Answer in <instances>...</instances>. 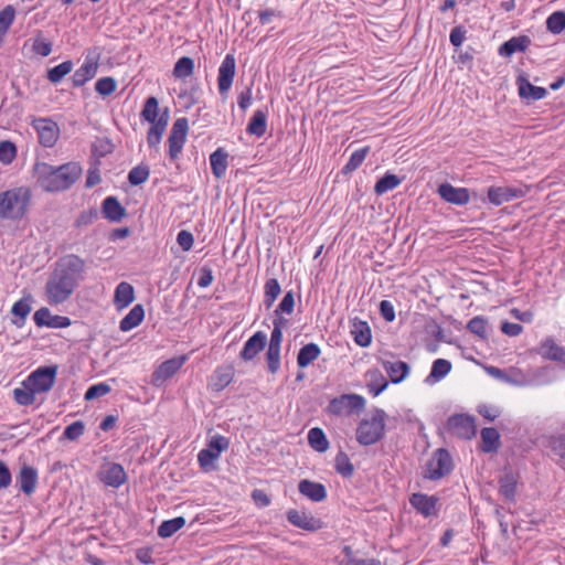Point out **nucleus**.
Masks as SVG:
<instances>
[{
	"instance_id": "c85d7f7f",
	"label": "nucleus",
	"mask_w": 565,
	"mask_h": 565,
	"mask_svg": "<svg viewBox=\"0 0 565 565\" xmlns=\"http://www.w3.org/2000/svg\"><path fill=\"white\" fill-rule=\"evenodd\" d=\"M383 369L393 384L403 382L411 372V366L404 361H382Z\"/></svg>"
},
{
	"instance_id": "6ab92c4d",
	"label": "nucleus",
	"mask_w": 565,
	"mask_h": 565,
	"mask_svg": "<svg viewBox=\"0 0 565 565\" xmlns=\"http://www.w3.org/2000/svg\"><path fill=\"white\" fill-rule=\"evenodd\" d=\"M437 193L447 203L455 205H466L470 201V191L467 188H456L449 182L438 185Z\"/></svg>"
},
{
	"instance_id": "a878e982",
	"label": "nucleus",
	"mask_w": 565,
	"mask_h": 565,
	"mask_svg": "<svg viewBox=\"0 0 565 565\" xmlns=\"http://www.w3.org/2000/svg\"><path fill=\"white\" fill-rule=\"evenodd\" d=\"M36 483L38 471L29 465H23L17 476V486L19 487V490L24 494L30 495L34 492Z\"/></svg>"
},
{
	"instance_id": "49530a36",
	"label": "nucleus",
	"mask_w": 565,
	"mask_h": 565,
	"mask_svg": "<svg viewBox=\"0 0 565 565\" xmlns=\"http://www.w3.org/2000/svg\"><path fill=\"white\" fill-rule=\"evenodd\" d=\"M264 305L269 309L281 292V287L276 278H269L264 286Z\"/></svg>"
},
{
	"instance_id": "423d86ee",
	"label": "nucleus",
	"mask_w": 565,
	"mask_h": 565,
	"mask_svg": "<svg viewBox=\"0 0 565 565\" xmlns=\"http://www.w3.org/2000/svg\"><path fill=\"white\" fill-rule=\"evenodd\" d=\"M230 447V439L223 435L216 434L212 436L206 447L201 449L198 454V461L200 468L204 472L215 471L217 467V460L221 454L227 450Z\"/></svg>"
},
{
	"instance_id": "412c9836",
	"label": "nucleus",
	"mask_w": 565,
	"mask_h": 565,
	"mask_svg": "<svg viewBox=\"0 0 565 565\" xmlns=\"http://www.w3.org/2000/svg\"><path fill=\"white\" fill-rule=\"evenodd\" d=\"M267 335L264 331H257L247 339L239 352V359L244 362L253 361L266 347Z\"/></svg>"
},
{
	"instance_id": "c9c22d12",
	"label": "nucleus",
	"mask_w": 565,
	"mask_h": 565,
	"mask_svg": "<svg viewBox=\"0 0 565 565\" xmlns=\"http://www.w3.org/2000/svg\"><path fill=\"white\" fill-rule=\"evenodd\" d=\"M32 300H33L32 295L29 294L28 296L21 298L20 300H18L17 302L13 303V306L11 308V313L17 318L15 320L12 321L13 324H15L19 328L24 324V321L32 309L31 308Z\"/></svg>"
},
{
	"instance_id": "c03bdc74",
	"label": "nucleus",
	"mask_w": 565,
	"mask_h": 565,
	"mask_svg": "<svg viewBox=\"0 0 565 565\" xmlns=\"http://www.w3.org/2000/svg\"><path fill=\"white\" fill-rule=\"evenodd\" d=\"M234 379V370L231 366L218 367L214 372L213 388L217 392L224 390Z\"/></svg>"
},
{
	"instance_id": "4c0bfd02",
	"label": "nucleus",
	"mask_w": 565,
	"mask_h": 565,
	"mask_svg": "<svg viewBox=\"0 0 565 565\" xmlns=\"http://www.w3.org/2000/svg\"><path fill=\"white\" fill-rule=\"evenodd\" d=\"M145 318L143 306L138 303L120 320L119 328L121 331L127 332L138 327Z\"/></svg>"
},
{
	"instance_id": "aec40b11",
	"label": "nucleus",
	"mask_w": 565,
	"mask_h": 565,
	"mask_svg": "<svg viewBox=\"0 0 565 565\" xmlns=\"http://www.w3.org/2000/svg\"><path fill=\"white\" fill-rule=\"evenodd\" d=\"M236 63L233 54H226L218 67L217 87L221 95L232 87L235 76Z\"/></svg>"
},
{
	"instance_id": "052dcab7",
	"label": "nucleus",
	"mask_w": 565,
	"mask_h": 565,
	"mask_svg": "<svg viewBox=\"0 0 565 565\" xmlns=\"http://www.w3.org/2000/svg\"><path fill=\"white\" fill-rule=\"evenodd\" d=\"M111 391V387L106 383H98L90 385L85 392V401H93L98 397L107 395Z\"/></svg>"
},
{
	"instance_id": "4468645a",
	"label": "nucleus",
	"mask_w": 565,
	"mask_h": 565,
	"mask_svg": "<svg viewBox=\"0 0 565 565\" xmlns=\"http://www.w3.org/2000/svg\"><path fill=\"white\" fill-rule=\"evenodd\" d=\"M526 190L520 186L491 185L487 189L488 202L494 206H499L503 203L511 202L516 199L525 196Z\"/></svg>"
},
{
	"instance_id": "774afa93",
	"label": "nucleus",
	"mask_w": 565,
	"mask_h": 565,
	"mask_svg": "<svg viewBox=\"0 0 565 565\" xmlns=\"http://www.w3.org/2000/svg\"><path fill=\"white\" fill-rule=\"evenodd\" d=\"M52 315L49 308L42 307L39 310H36L33 315L34 323L39 327H47L50 319H52Z\"/></svg>"
},
{
	"instance_id": "1a4fd4ad",
	"label": "nucleus",
	"mask_w": 565,
	"mask_h": 565,
	"mask_svg": "<svg viewBox=\"0 0 565 565\" xmlns=\"http://www.w3.org/2000/svg\"><path fill=\"white\" fill-rule=\"evenodd\" d=\"M57 371L56 364L39 366L29 374L25 382L36 393H47L55 384Z\"/></svg>"
},
{
	"instance_id": "6e6d98bb",
	"label": "nucleus",
	"mask_w": 565,
	"mask_h": 565,
	"mask_svg": "<svg viewBox=\"0 0 565 565\" xmlns=\"http://www.w3.org/2000/svg\"><path fill=\"white\" fill-rule=\"evenodd\" d=\"M117 87L116 81L110 77H102L95 83V90L103 97L111 95Z\"/></svg>"
},
{
	"instance_id": "37998d69",
	"label": "nucleus",
	"mask_w": 565,
	"mask_h": 565,
	"mask_svg": "<svg viewBox=\"0 0 565 565\" xmlns=\"http://www.w3.org/2000/svg\"><path fill=\"white\" fill-rule=\"evenodd\" d=\"M23 387H18L13 390V398L17 404L21 406H30L35 403V395L38 394L30 385L25 382H22Z\"/></svg>"
},
{
	"instance_id": "79ce46f5",
	"label": "nucleus",
	"mask_w": 565,
	"mask_h": 565,
	"mask_svg": "<svg viewBox=\"0 0 565 565\" xmlns=\"http://www.w3.org/2000/svg\"><path fill=\"white\" fill-rule=\"evenodd\" d=\"M402 183V179L394 173L386 172L382 178H380L374 186V192L377 195H383L384 193L394 190Z\"/></svg>"
},
{
	"instance_id": "3c124183",
	"label": "nucleus",
	"mask_w": 565,
	"mask_h": 565,
	"mask_svg": "<svg viewBox=\"0 0 565 565\" xmlns=\"http://www.w3.org/2000/svg\"><path fill=\"white\" fill-rule=\"evenodd\" d=\"M546 29L553 34L565 30V11H555L546 19Z\"/></svg>"
},
{
	"instance_id": "bb28decb",
	"label": "nucleus",
	"mask_w": 565,
	"mask_h": 565,
	"mask_svg": "<svg viewBox=\"0 0 565 565\" xmlns=\"http://www.w3.org/2000/svg\"><path fill=\"white\" fill-rule=\"evenodd\" d=\"M351 334L354 342L361 348H367L372 343V331L366 321L359 318L351 319Z\"/></svg>"
},
{
	"instance_id": "58836bf2",
	"label": "nucleus",
	"mask_w": 565,
	"mask_h": 565,
	"mask_svg": "<svg viewBox=\"0 0 565 565\" xmlns=\"http://www.w3.org/2000/svg\"><path fill=\"white\" fill-rule=\"evenodd\" d=\"M308 444L318 452H326L330 446L326 433L320 427H312L308 431Z\"/></svg>"
},
{
	"instance_id": "13d9d810",
	"label": "nucleus",
	"mask_w": 565,
	"mask_h": 565,
	"mask_svg": "<svg viewBox=\"0 0 565 565\" xmlns=\"http://www.w3.org/2000/svg\"><path fill=\"white\" fill-rule=\"evenodd\" d=\"M15 17V9L8 4L0 11V35H4Z\"/></svg>"
},
{
	"instance_id": "f8f14e48",
	"label": "nucleus",
	"mask_w": 565,
	"mask_h": 565,
	"mask_svg": "<svg viewBox=\"0 0 565 565\" xmlns=\"http://www.w3.org/2000/svg\"><path fill=\"white\" fill-rule=\"evenodd\" d=\"M98 61L99 52L97 49L89 50L85 56L83 65L77 68L72 76V83L74 87H81L96 76L98 70Z\"/></svg>"
},
{
	"instance_id": "7c9ffc66",
	"label": "nucleus",
	"mask_w": 565,
	"mask_h": 565,
	"mask_svg": "<svg viewBox=\"0 0 565 565\" xmlns=\"http://www.w3.org/2000/svg\"><path fill=\"white\" fill-rule=\"evenodd\" d=\"M228 153L224 148H217L210 154V166L213 175L221 179L225 175L228 164Z\"/></svg>"
},
{
	"instance_id": "603ef678",
	"label": "nucleus",
	"mask_w": 565,
	"mask_h": 565,
	"mask_svg": "<svg viewBox=\"0 0 565 565\" xmlns=\"http://www.w3.org/2000/svg\"><path fill=\"white\" fill-rule=\"evenodd\" d=\"M469 332L476 334L481 340L487 339L488 320L482 316H476L467 323Z\"/></svg>"
},
{
	"instance_id": "bf43d9fd",
	"label": "nucleus",
	"mask_w": 565,
	"mask_h": 565,
	"mask_svg": "<svg viewBox=\"0 0 565 565\" xmlns=\"http://www.w3.org/2000/svg\"><path fill=\"white\" fill-rule=\"evenodd\" d=\"M84 431H85L84 422L76 420L65 427L62 438L71 440V441H75L84 434Z\"/></svg>"
},
{
	"instance_id": "dca6fc26",
	"label": "nucleus",
	"mask_w": 565,
	"mask_h": 565,
	"mask_svg": "<svg viewBox=\"0 0 565 565\" xmlns=\"http://www.w3.org/2000/svg\"><path fill=\"white\" fill-rule=\"evenodd\" d=\"M39 137V142L46 148L53 147L60 135V128L55 121L50 118H38L33 120Z\"/></svg>"
},
{
	"instance_id": "69168bd1",
	"label": "nucleus",
	"mask_w": 565,
	"mask_h": 565,
	"mask_svg": "<svg viewBox=\"0 0 565 565\" xmlns=\"http://www.w3.org/2000/svg\"><path fill=\"white\" fill-rule=\"evenodd\" d=\"M379 310H380L381 317L385 321L392 322L395 320V318H396L395 309H394L393 303L390 300H385V299L381 300L380 305H379Z\"/></svg>"
},
{
	"instance_id": "5fc2aeb1",
	"label": "nucleus",
	"mask_w": 565,
	"mask_h": 565,
	"mask_svg": "<svg viewBox=\"0 0 565 565\" xmlns=\"http://www.w3.org/2000/svg\"><path fill=\"white\" fill-rule=\"evenodd\" d=\"M17 157V147L10 140L0 141V162L11 163Z\"/></svg>"
},
{
	"instance_id": "c756f323",
	"label": "nucleus",
	"mask_w": 565,
	"mask_h": 565,
	"mask_svg": "<svg viewBox=\"0 0 565 565\" xmlns=\"http://www.w3.org/2000/svg\"><path fill=\"white\" fill-rule=\"evenodd\" d=\"M267 109H257L250 117L246 132L256 137H263L267 130Z\"/></svg>"
},
{
	"instance_id": "72a5a7b5",
	"label": "nucleus",
	"mask_w": 565,
	"mask_h": 565,
	"mask_svg": "<svg viewBox=\"0 0 565 565\" xmlns=\"http://www.w3.org/2000/svg\"><path fill=\"white\" fill-rule=\"evenodd\" d=\"M481 435V450L490 454L495 452L501 446L500 434L494 427H484L480 431Z\"/></svg>"
},
{
	"instance_id": "6e6552de",
	"label": "nucleus",
	"mask_w": 565,
	"mask_h": 565,
	"mask_svg": "<svg viewBox=\"0 0 565 565\" xmlns=\"http://www.w3.org/2000/svg\"><path fill=\"white\" fill-rule=\"evenodd\" d=\"M364 407L365 398L362 395L351 393L332 398L327 406V412L334 416H342L360 413Z\"/></svg>"
},
{
	"instance_id": "864d4df0",
	"label": "nucleus",
	"mask_w": 565,
	"mask_h": 565,
	"mask_svg": "<svg viewBox=\"0 0 565 565\" xmlns=\"http://www.w3.org/2000/svg\"><path fill=\"white\" fill-rule=\"evenodd\" d=\"M265 358L268 372L276 374L280 369V348L268 345Z\"/></svg>"
},
{
	"instance_id": "de8ad7c7",
	"label": "nucleus",
	"mask_w": 565,
	"mask_h": 565,
	"mask_svg": "<svg viewBox=\"0 0 565 565\" xmlns=\"http://www.w3.org/2000/svg\"><path fill=\"white\" fill-rule=\"evenodd\" d=\"M150 175V168L148 164L140 163L137 167H134L129 173H128V182L134 185L138 186L145 183Z\"/></svg>"
},
{
	"instance_id": "2eb2a0df",
	"label": "nucleus",
	"mask_w": 565,
	"mask_h": 565,
	"mask_svg": "<svg viewBox=\"0 0 565 565\" xmlns=\"http://www.w3.org/2000/svg\"><path fill=\"white\" fill-rule=\"evenodd\" d=\"M412 508L424 518H433L438 515L440 502L436 495H428L422 492H415L409 497Z\"/></svg>"
},
{
	"instance_id": "2f4dec72",
	"label": "nucleus",
	"mask_w": 565,
	"mask_h": 565,
	"mask_svg": "<svg viewBox=\"0 0 565 565\" xmlns=\"http://www.w3.org/2000/svg\"><path fill=\"white\" fill-rule=\"evenodd\" d=\"M321 354V349L317 343L310 342L303 344L297 354V365L300 369L308 367Z\"/></svg>"
},
{
	"instance_id": "9d476101",
	"label": "nucleus",
	"mask_w": 565,
	"mask_h": 565,
	"mask_svg": "<svg viewBox=\"0 0 565 565\" xmlns=\"http://www.w3.org/2000/svg\"><path fill=\"white\" fill-rule=\"evenodd\" d=\"M455 49L452 58L461 68L471 70L476 55L481 53L482 46L479 43H467L469 38H449Z\"/></svg>"
},
{
	"instance_id": "f704fd0d",
	"label": "nucleus",
	"mask_w": 565,
	"mask_h": 565,
	"mask_svg": "<svg viewBox=\"0 0 565 565\" xmlns=\"http://www.w3.org/2000/svg\"><path fill=\"white\" fill-rule=\"evenodd\" d=\"M135 300L134 287L126 281L118 284L115 290L114 303L118 310L128 307Z\"/></svg>"
},
{
	"instance_id": "5701e85b",
	"label": "nucleus",
	"mask_w": 565,
	"mask_h": 565,
	"mask_svg": "<svg viewBox=\"0 0 565 565\" xmlns=\"http://www.w3.org/2000/svg\"><path fill=\"white\" fill-rule=\"evenodd\" d=\"M177 374V356H173L156 367L151 374L150 383L156 387H162L166 382Z\"/></svg>"
},
{
	"instance_id": "0eeeda50",
	"label": "nucleus",
	"mask_w": 565,
	"mask_h": 565,
	"mask_svg": "<svg viewBox=\"0 0 565 565\" xmlns=\"http://www.w3.org/2000/svg\"><path fill=\"white\" fill-rule=\"evenodd\" d=\"M454 470V460L446 448H438L426 462L423 477L430 481H437L448 476Z\"/></svg>"
},
{
	"instance_id": "4be33fe9",
	"label": "nucleus",
	"mask_w": 565,
	"mask_h": 565,
	"mask_svg": "<svg viewBox=\"0 0 565 565\" xmlns=\"http://www.w3.org/2000/svg\"><path fill=\"white\" fill-rule=\"evenodd\" d=\"M516 86L521 99L541 100L547 95L544 87L533 85L524 74L516 77Z\"/></svg>"
},
{
	"instance_id": "a211bd4d",
	"label": "nucleus",
	"mask_w": 565,
	"mask_h": 565,
	"mask_svg": "<svg viewBox=\"0 0 565 565\" xmlns=\"http://www.w3.org/2000/svg\"><path fill=\"white\" fill-rule=\"evenodd\" d=\"M520 480L519 472L510 468H504L502 475L498 479L499 493L505 501L515 502L516 489Z\"/></svg>"
},
{
	"instance_id": "a18cd8bd",
	"label": "nucleus",
	"mask_w": 565,
	"mask_h": 565,
	"mask_svg": "<svg viewBox=\"0 0 565 565\" xmlns=\"http://www.w3.org/2000/svg\"><path fill=\"white\" fill-rule=\"evenodd\" d=\"M73 62L71 60L64 61L63 63L49 68L46 78L53 83L57 84L60 83L67 74H70L73 70Z\"/></svg>"
},
{
	"instance_id": "9b49d317",
	"label": "nucleus",
	"mask_w": 565,
	"mask_h": 565,
	"mask_svg": "<svg viewBox=\"0 0 565 565\" xmlns=\"http://www.w3.org/2000/svg\"><path fill=\"white\" fill-rule=\"evenodd\" d=\"M447 430L460 439H471L477 434L475 417L467 414L451 415L447 420Z\"/></svg>"
},
{
	"instance_id": "f03ea898",
	"label": "nucleus",
	"mask_w": 565,
	"mask_h": 565,
	"mask_svg": "<svg viewBox=\"0 0 565 565\" xmlns=\"http://www.w3.org/2000/svg\"><path fill=\"white\" fill-rule=\"evenodd\" d=\"M83 169L78 162H67L53 167L46 162H36L33 175L36 183L46 192H61L68 190L81 178Z\"/></svg>"
},
{
	"instance_id": "ea45409f",
	"label": "nucleus",
	"mask_w": 565,
	"mask_h": 565,
	"mask_svg": "<svg viewBox=\"0 0 565 565\" xmlns=\"http://www.w3.org/2000/svg\"><path fill=\"white\" fill-rule=\"evenodd\" d=\"M371 148L369 146L362 147L353 151L348 160V162L342 167L341 174L349 175L353 171H355L365 160L369 154Z\"/></svg>"
},
{
	"instance_id": "e2e57ef3",
	"label": "nucleus",
	"mask_w": 565,
	"mask_h": 565,
	"mask_svg": "<svg viewBox=\"0 0 565 565\" xmlns=\"http://www.w3.org/2000/svg\"><path fill=\"white\" fill-rule=\"evenodd\" d=\"M98 218V211L92 207L87 211H83L75 221L76 227L87 226L93 224Z\"/></svg>"
},
{
	"instance_id": "cd10ccee",
	"label": "nucleus",
	"mask_w": 565,
	"mask_h": 565,
	"mask_svg": "<svg viewBox=\"0 0 565 565\" xmlns=\"http://www.w3.org/2000/svg\"><path fill=\"white\" fill-rule=\"evenodd\" d=\"M546 448L550 451L552 460L561 466H565V434L551 435L546 438Z\"/></svg>"
},
{
	"instance_id": "b1692460",
	"label": "nucleus",
	"mask_w": 565,
	"mask_h": 565,
	"mask_svg": "<svg viewBox=\"0 0 565 565\" xmlns=\"http://www.w3.org/2000/svg\"><path fill=\"white\" fill-rule=\"evenodd\" d=\"M298 491L312 502H322L328 495L324 484L309 479H302L299 481Z\"/></svg>"
},
{
	"instance_id": "e433bc0d",
	"label": "nucleus",
	"mask_w": 565,
	"mask_h": 565,
	"mask_svg": "<svg viewBox=\"0 0 565 565\" xmlns=\"http://www.w3.org/2000/svg\"><path fill=\"white\" fill-rule=\"evenodd\" d=\"M531 44L530 38H510L499 47V55L511 57L515 52H525Z\"/></svg>"
},
{
	"instance_id": "4d7b16f0",
	"label": "nucleus",
	"mask_w": 565,
	"mask_h": 565,
	"mask_svg": "<svg viewBox=\"0 0 565 565\" xmlns=\"http://www.w3.org/2000/svg\"><path fill=\"white\" fill-rule=\"evenodd\" d=\"M295 308V294L292 290L287 291L277 308L275 309V316L278 315H291Z\"/></svg>"
},
{
	"instance_id": "20e7f679",
	"label": "nucleus",
	"mask_w": 565,
	"mask_h": 565,
	"mask_svg": "<svg viewBox=\"0 0 565 565\" xmlns=\"http://www.w3.org/2000/svg\"><path fill=\"white\" fill-rule=\"evenodd\" d=\"M141 118L151 124L147 135V142L150 148L156 147L160 142L168 125V109L159 114V102L154 96H150L146 99L141 110Z\"/></svg>"
},
{
	"instance_id": "f257e3e1",
	"label": "nucleus",
	"mask_w": 565,
	"mask_h": 565,
	"mask_svg": "<svg viewBox=\"0 0 565 565\" xmlns=\"http://www.w3.org/2000/svg\"><path fill=\"white\" fill-rule=\"evenodd\" d=\"M85 268L86 263L78 255L61 257L45 286L49 302L58 305L66 301L83 279Z\"/></svg>"
},
{
	"instance_id": "7ed1b4c3",
	"label": "nucleus",
	"mask_w": 565,
	"mask_h": 565,
	"mask_svg": "<svg viewBox=\"0 0 565 565\" xmlns=\"http://www.w3.org/2000/svg\"><path fill=\"white\" fill-rule=\"evenodd\" d=\"M31 201V191L25 186H19L0 193V218L22 220Z\"/></svg>"
},
{
	"instance_id": "a19ab883",
	"label": "nucleus",
	"mask_w": 565,
	"mask_h": 565,
	"mask_svg": "<svg viewBox=\"0 0 565 565\" xmlns=\"http://www.w3.org/2000/svg\"><path fill=\"white\" fill-rule=\"evenodd\" d=\"M334 469L342 478L350 479L354 475V466L349 456L343 450H340L334 458Z\"/></svg>"
},
{
	"instance_id": "09e8293b",
	"label": "nucleus",
	"mask_w": 565,
	"mask_h": 565,
	"mask_svg": "<svg viewBox=\"0 0 565 565\" xmlns=\"http://www.w3.org/2000/svg\"><path fill=\"white\" fill-rule=\"evenodd\" d=\"M201 89L198 83L193 84L190 90L179 92V105L189 109L194 104L199 103Z\"/></svg>"
},
{
	"instance_id": "393cba45",
	"label": "nucleus",
	"mask_w": 565,
	"mask_h": 565,
	"mask_svg": "<svg viewBox=\"0 0 565 565\" xmlns=\"http://www.w3.org/2000/svg\"><path fill=\"white\" fill-rule=\"evenodd\" d=\"M102 213L106 220L119 223L127 215L126 209L116 196L109 195L102 203Z\"/></svg>"
},
{
	"instance_id": "f3484780",
	"label": "nucleus",
	"mask_w": 565,
	"mask_h": 565,
	"mask_svg": "<svg viewBox=\"0 0 565 565\" xmlns=\"http://www.w3.org/2000/svg\"><path fill=\"white\" fill-rule=\"evenodd\" d=\"M99 480L108 487L119 488L127 481V473L120 463L107 462L98 472Z\"/></svg>"
},
{
	"instance_id": "39448f33",
	"label": "nucleus",
	"mask_w": 565,
	"mask_h": 565,
	"mask_svg": "<svg viewBox=\"0 0 565 565\" xmlns=\"http://www.w3.org/2000/svg\"><path fill=\"white\" fill-rule=\"evenodd\" d=\"M386 413L382 408H374L370 419H362L356 428V440L361 446H371L380 441L385 435Z\"/></svg>"
},
{
	"instance_id": "680f3d73",
	"label": "nucleus",
	"mask_w": 565,
	"mask_h": 565,
	"mask_svg": "<svg viewBox=\"0 0 565 565\" xmlns=\"http://www.w3.org/2000/svg\"><path fill=\"white\" fill-rule=\"evenodd\" d=\"M388 386V381L381 374L377 373L376 377L367 384V388L372 396L376 397L382 394Z\"/></svg>"
},
{
	"instance_id": "0e129e2a",
	"label": "nucleus",
	"mask_w": 565,
	"mask_h": 565,
	"mask_svg": "<svg viewBox=\"0 0 565 565\" xmlns=\"http://www.w3.org/2000/svg\"><path fill=\"white\" fill-rule=\"evenodd\" d=\"M194 71V60L190 56L179 57V79L192 75Z\"/></svg>"
},
{
	"instance_id": "ddd939ff",
	"label": "nucleus",
	"mask_w": 565,
	"mask_h": 565,
	"mask_svg": "<svg viewBox=\"0 0 565 565\" xmlns=\"http://www.w3.org/2000/svg\"><path fill=\"white\" fill-rule=\"evenodd\" d=\"M287 521L295 527L307 532H317L324 527V522L305 510L289 509L286 512Z\"/></svg>"
},
{
	"instance_id": "338daca9",
	"label": "nucleus",
	"mask_w": 565,
	"mask_h": 565,
	"mask_svg": "<svg viewBox=\"0 0 565 565\" xmlns=\"http://www.w3.org/2000/svg\"><path fill=\"white\" fill-rule=\"evenodd\" d=\"M177 533V518L163 521L158 527V535L160 537H170Z\"/></svg>"
},
{
	"instance_id": "8fccbe9b",
	"label": "nucleus",
	"mask_w": 565,
	"mask_h": 565,
	"mask_svg": "<svg viewBox=\"0 0 565 565\" xmlns=\"http://www.w3.org/2000/svg\"><path fill=\"white\" fill-rule=\"evenodd\" d=\"M543 349L546 350L545 355L547 359L556 362H565V349L555 343L551 338L542 343Z\"/></svg>"
},
{
	"instance_id": "473e14b6",
	"label": "nucleus",
	"mask_w": 565,
	"mask_h": 565,
	"mask_svg": "<svg viewBox=\"0 0 565 565\" xmlns=\"http://www.w3.org/2000/svg\"><path fill=\"white\" fill-rule=\"evenodd\" d=\"M452 369L451 362L446 359H437L433 362L430 373L425 379V383L433 385L446 377Z\"/></svg>"
}]
</instances>
